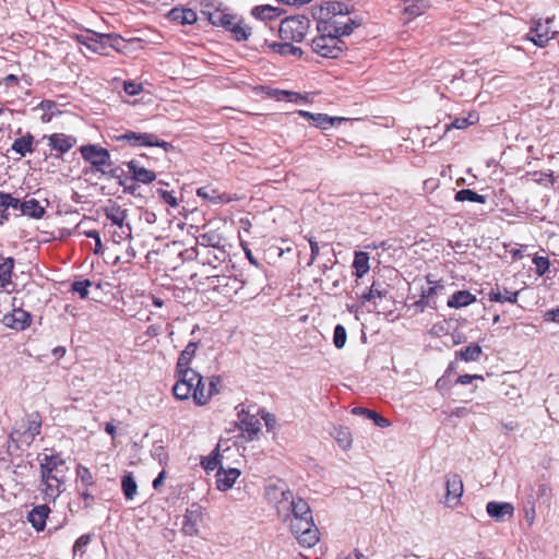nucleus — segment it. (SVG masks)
Returning a JSON list of instances; mask_svg holds the SVG:
<instances>
[{"instance_id": "1", "label": "nucleus", "mask_w": 559, "mask_h": 559, "mask_svg": "<svg viewBox=\"0 0 559 559\" xmlns=\"http://www.w3.org/2000/svg\"><path fill=\"white\" fill-rule=\"evenodd\" d=\"M282 512L284 521L288 522L289 530L300 546L311 548L319 543L320 533L314 524L311 508L299 493L289 489L282 491Z\"/></svg>"}, {"instance_id": "2", "label": "nucleus", "mask_w": 559, "mask_h": 559, "mask_svg": "<svg viewBox=\"0 0 559 559\" xmlns=\"http://www.w3.org/2000/svg\"><path fill=\"white\" fill-rule=\"evenodd\" d=\"M175 383L173 395L178 401L192 399L194 405L205 406L212 397L219 394L223 379L221 376H211L207 379L197 370H186L174 373Z\"/></svg>"}, {"instance_id": "3", "label": "nucleus", "mask_w": 559, "mask_h": 559, "mask_svg": "<svg viewBox=\"0 0 559 559\" xmlns=\"http://www.w3.org/2000/svg\"><path fill=\"white\" fill-rule=\"evenodd\" d=\"M70 467L59 452L39 457L40 485L44 499L56 501L64 491Z\"/></svg>"}, {"instance_id": "4", "label": "nucleus", "mask_w": 559, "mask_h": 559, "mask_svg": "<svg viewBox=\"0 0 559 559\" xmlns=\"http://www.w3.org/2000/svg\"><path fill=\"white\" fill-rule=\"evenodd\" d=\"M310 21L304 15L282 19V56L300 58L302 50L293 43H300L309 29Z\"/></svg>"}, {"instance_id": "5", "label": "nucleus", "mask_w": 559, "mask_h": 559, "mask_svg": "<svg viewBox=\"0 0 559 559\" xmlns=\"http://www.w3.org/2000/svg\"><path fill=\"white\" fill-rule=\"evenodd\" d=\"M349 7L341 1H323L316 10L314 15L318 19V31L330 32V28H338L348 24L347 17Z\"/></svg>"}, {"instance_id": "6", "label": "nucleus", "mask_w": 559, "mask_h": 559, "mask_svg": "<svg viewBox=\"0 0 559 559\" xmlns=\"http://www.w3.org/2000/svg\"><path fill=\"white\" fill-rule=\"evenodd\" d=\"M353 27L344 24L338 28H330V32H320L321 35L312 39V49L324 58H337L343 51L344 43L341 36L349 35Z\"/></svg>"}, {"instance_id": "7", "label": "nucleus", "mask_w": 559, "mask_h": 559, "mask_svg": "<svg viewBox=\"0 0 559 559\" xmlns=\"http://www.w3.org/2000/svg\"><path fill=\"white\" fill-rule=\"evenodd\" d=\"M43 426V417L39 412H33L25 418L24 424L20 428H15L10 432V440L14 443L29 447L35 438L40 435Z\"/></svg>"}, {"instance_id": "8", "label": "nucleus", "mask_w": 559, "mask_h": 559, "mask_svg": "<svg viewBox=\"0 0 559 559\" xmlns=\"http://www.w3.org/2000/svg\"><path fill=\"white\" fill-rule=\"evenodd\" d=\"M205 281L209 288L226 298H231L243 286V283L237 278V276L231 274L230 270H228V274H209L206 275Z\"/></svg>"}, {"instance_id": "9", "label": "nucleus", "mask_w": 559, "mask_h": 559, "mask_svg": "<svg viewBox=\"0 0 559 559\" xmlns=\"http://www.w3.org/2000/svg\"><path fill=\"white\" fill-rule=\"evenodd\" d=\"M115 139L118 142H127L132 146H156L162 147L165 152L174 148L171 143L160 140L154 133H138L129 130L121 135H117Z\"/></svg>"}, {"instance_id": "10", "label": "nucleus", "mask_w": 559, "mask_h": 559, "mask_svg": "<svg viewBox=\"0 0 559 559\" xmlns=\"http://www.w3.org/2000/svg\"><path fill=\"white\" fill-rule=\"evenodd\" d=\"M79 151L82 158L97 170L104 173V167L111 166L110 153L105 147L96 144H86L82 145Z\"/></svg>"}, {"instance_id": "11", "label": "nucleus", "mask_w": 559, "mask_h": 559, "mask_svg": "<svg viewBox=\"0 0 559 559\" xmlns=\"http://www.w3.org/2000/svg\"><path fill=\"white\" fill-rule=\"evenodd\" d=\"M204 520V509L199 503H192L183 515L181 532L187 536L199 534V527Z\"/></svg>"}, {"instance_id": "12", "label": "nucleus", "mask_w": 559, "mask_h": 559, "mask_svg": "<svg viewBox=\"0 0 559 559\" xmlns=\"http://www.w3.org/2000/svg\"><path fill=\"white\" fill-rule=\"evenodd\" d=\"M16 298H13L11 312L3 316L1 322L9 329L15 331H24L32 323V316L29 312L15 305Z\"/></svg>"}, {"instance_id": "13", "label": "nucleus", "mask_w": 559, "mask_h": 559, "mask_svg": "<svg viewBox=\"0 0 559 559\" xmlns=\"http://www.w3.org/2000/svg\"><path fill=\"white\" fill-rule=\"evenodd\" d=\"M551 19H546L545 22L542 20H534L527 34V39L533 41L538 47H545L546 44L554 37V33L550 32L549 24Z\"/></svg>"}, {"instance_id": "14", "label": "nucleus", "mask_w": 559, "mask_h": 559, "mask_svg": "<svg viewBox=\"0 0 559 559\" xmlns=\"http://www.w3.org/2000/svg\"><path fill=\"white\" fill-rule=\"evenodd\" d=\"M445 497L444 503L449 508H455L460 504L463 495V481L457 474H449L445 476Z\"/></svg>"}, {"instance_id": "15", "label": "nucleus", "mask_w": 559, "mask_h": 559, "mask_svg": "<svg viewBox=\"0 0 559 559\" xmlns=\"http://www.w3.org/2000/svg\"><path fill=\"white\" fill-rule=\"evenodd\" d=\"M353 293L356 298L360 301V305H365L366 302H374L377 299H382L386 296L388 289L384 284L373 282L369 288H361L359 282H356Z\"/></svg>"}, {"instance_id": "16", "label": "nucleus", "mask_w": 559, "mask_h": 559, "mask_svg": "<svg viewBox=\"0 0 559 559\" xmlns=\"http://www.w3.org/2000/svg\"><path fill=\"white\" fill-rule=\"evenodd\" d=\"M43 139L47 141L49 148L57 152L59 155L68 153L76 144V138L74 135H69L61 132L44 135Z\"/></svg>"}, {"instance_id": "17", "label": "nucleus", "mask_w": 559, "mask_h": 559, "mask_svg": "<svg viewBox=\"0 0 559 559\" xmlns=\"http://www.w3.org/2000/svg\"><path fill=\"white\" fill-rule=\"evenodd\" d=\"M0 260V288L7 293H12L16 287L13 282L15 260L13 257H1Z\"/></svg>"}, {"instance_id": "18", "label": "nucleus", "mask_w": 559, "mask_h": 559, "mask_svg": "<svg viewBox=\"0 0 559 559\" xmlns=\"http://www.w3.org/2000/svg\"><path fill=\"white\" fill-rule=\"evenodd\" d=\"M197 195L203 201L212 204H224L233 201V198L228 193L222 192L219 189L211 185L198 188Z\"/></svg>"}, {"instance_id": "19", "label": "nucleus", "mask_w": 559, "mask_h": 559, "mask_svg": "<svg viewBox=\"0 0 559 559\" xmlns=\"http://www.w3.org/2000/svg\"><path fill=\"white\" fill-rule=\"evenodd\" d=\"M103 213L105 217L110 221L111 226L121 227L129 224L126 222L128 217L127 210L115 201L109 200L103 207Z\"/></svg>"}, {"instance_id": "20", "label": "nucleus", "mask_w": 559, "mask_h": 559, "mask_svg": "<svg viewBox=\"0 0 559 559\" xmlns=\"http://www.w3.org/2000/svg\"><path fill=\"white\" fill-rule=\"evenodd\" d=\"M238 423L241 431L246 433L250 440H252L260 431L261 424L259 418L245 409H241L238 413Z\"/></svg>"}, {"instance_id": "21", "label": "nucleus", "mask_w": 559, "mask_h": 559, "mask_svg": "<svg viewBox=\"0 0 559 559\" xmlns=\"http://www.w3.org/2000/svg\"><path fill=\"white\" fill-rule=\"evenodd\" d=\"M126 165L128 167L129 174L131 175V178L134 181L148 185L156 179V174L153 170L140 166L139 163L134 159L127 162Z\"/></svg>"}, {"instance_id": "22", "label": "nucleus", "mask_w": 559, "mask_h": 559, "mask_svg": "<svg viewBox=\"0 0 559 559\" xmlns=\"http://www.w3.org/2000/svg\"><path fill=\"white\" fill-rule=\"evenodd\" d=\"M51 510L47 504L34 507L27 514V521L37 531L43 532Z\"/></svg>"}, {"instance_id": "23", "label": "nucleus", "mask_w": 559, "mask_h": 559, "mask_svg": "<svg viewBox=\"0 0 559 559\" xmlns=\"http://www.w3.org/2000/svg\"><path fill=\"white\" fill-rule=\"evenodd\" d=\"M35 146L36 142L34 135L31 132H26L13 141L11 150L19 155V158H22L27 154L34 153Z\"/></svg>"}, {"instance_id": "24", "label": "nucleus", "mask_w": 559, "mask_h": 559, "mask_svg": "<svg viewBox=\"0 0 559 559\" xmlns=\"http://www.w3.org/2000/svg\"><path fill=\"white\" fill-rule=\"evenodd\" d=\"M488 515L496 521H503L511 518L514 513V507L510 502L489 501L486 506Z\"/></svg>"}, {"instance_id": "25", "label": "nucleus", "mask_w": 559, "mask_h": 559, "mask_svg": "<svg viewBox=\"0 0 559 559\" xmlns=\"http://www.w3.org/2000/svg\"><path fill=\"white\" fill-rule=\"evenodd\" d=\"M197 241L204 248L216 249L224 246V238L216 229H211L204 226L202 231L197 237Z\"/></svg>"}, {"instance_id": "26", "label": "nucleus", "mask_w": 559, "mask_h": 559, "mask_svg": "<svg viewBox=\"0 0 559 559\" xmlns=\"http://www.w3.org/2000/svg\"><path fill=\"white\" fill-rule=\"evenodd\" d=\"M239 476L240 471L238 468L225 469L223 467H219L216 473L217 489L221 491H227L234 486Z\"/></svg>"}, {"instance_id": "27", "label": "nucleus", "mask_w": 559, "mask_h": 559, "mask_svg": "<svg viewBox=\"0 0 559 559\" xmlns=\"http://www.w3.org/2000/svg\"><path fill=\"white\" fill-rule=\"evenodd\" d=\"M198 343L189 342L185 349L180 353L175 368V373L185 372L186 370H193L190 365L195 356Z\"/></svg>"}, {"instance_id": "28", "label": "nucleus", "mask_w": 559, "mask_h": 559, "mask_svg": "<svg viewBox=\"0 0 559 559\" xmlns=\"http://www.w3.org/2000/svg\"><path fill=\"white\" fill-rule=\"evenodd\" d=\"M21 200L11 193L0 191V224L10 218L9 209L20 210Z\"/></svg>"}, {"instance_id": "29", "label": "nucleus", "mask_w": 559, "mask_h": 559, "mask_svg": "<svg viewBox=\"0 0 559 559\" xmlns=\"http://www.w3.org/2000/svg\"><path fill=\"white\" fill-rule=\"evenodd\" d=\"M167 17L182 25H191L197 22L198 15L194 10L186 8H174L167 13Z\"/></svg>"}, {"instance_id": "30", "label": "nucleus", "mask_w": 559, "mask_h": 559, "mask_svg": "<svg viewBox=\"0 0 559 559\" xmlns=\"http://www.w3.org/2000/svg\"><path fill=\"white\" fill-rule=\"evenodd\" d=\"M297 114L304 118H307L308 120H311L317 128L323 130L334 126L335 122L342 120L341 118L330 117L325 114H311L305 110H298Z\"/></svg>"}, {"instance_id": "31", "label": "nucleus", "mask_w": 559, "mask_h": 559, "mask_svg": "<svg viewBox=\"0 0 559 559\" xmlns=\"http://www.w3.org/2000/svg\"><path fill=\"white\" fill-rule=\"evenodd\" d=\"M403 13L407 16L406 22L421 15L428 8V0H403Z\"/></svg>"}, {"instance_id": "32", "label": "nucleus", "mask_w": 559, "mask_h": 559, "mask_svg": "<svg viewBox=\"0 0 559 559\" xmlns=\"http://www.w3.org/2000/svg\"><path fill=\"white\" fill-rule=\"evenodd\" d=\"M20 211L22 215H26L33 218H41L45 215V209L36 199L21 201Z\"/></svg>"}, {"instance_id": "33", "label": "nucleus", "mask_w": 559, "mask_h": 559, "mask_svg": "<svg viewBox=\"0 0 559 559\" xmlns=\"http://www.w3.org/2000/svg\"><path fill=\"white\" fill-rule=\"evenodd\" d=\"M251 14L261 21H272L280 16V8L270 4L255 5L251 10Z\"/></svg>"}, {"instance_id": "34", "label": "nucleus", "mask_w": 559, "mask_h": 559, "mask_svg": "<svg viewBox=\"0 0 559 559\" xmlns=\"http://www.w3.org/2000/svg\"><path fill=\"white\" fill-rule=\"evenodd\" d=\"M353 267L355 270V275L357 277L356 282H358V280L362 278L364 275H366L370 269L369 254L364 251L355 252Z\"/></svg>"}, {"instance_id": "35", "label": "nucleus", "mask_w": 559, "mask_h": 559, "mask_svg": "<svg viewBox=\"0 0 559 559\" xmlns=\"http://www.w3.org/2000/svg\"><path fill=\"white\" fill-rule=\"evenodd\" d=\"M476 300V297L467 290H459L455 292L449 299L448 306L450 308H462L473 304Z\"/></svg>"}, {"instance_id": "36", "label": "nucleus", "mask_w": 559, "mask_h": 559, "mask_svg": "<svg viewBox=\"0 0 559 559\" xmlns=\"http://www.w3.org/2000/svg\"><path fill=\"white\" fill-rule=\"evenodd\" d=\"M210 20L214 25L222 26L229 32L238 19L224 11H216L210 15Z\"/></svg>"}, {"instance_id": "37", "label": "nucleus", "mask_w": 559, "mask_h": 559, "mask_svg": "<svg viewBox=\"0 0 559 559\" xmlns=\"http://www.w3.org/2000/svg\"><path fill=\"white\" fill-rule=\"evenodd\" d=\"M76 486L95 487L94 476L88 467L78 464L75 468Z\"/></svg>"}, {"instance_id": "38", "label": "nucleus", "mask_w": 559, "mask_h": 559, "mask_svg": "<svg viewBox=\"0 0 559 559\" xmlns=\"http://www.w3.org/2000/svg\"><path fill=\"white\" fill-rule=\"evenodd\" d=\"M441 287L442 286L436 284L435 286H429L427 289H424L420 299L416 301L415 306L421 311L426 307L436 308V301L432 299V297L437 294V289Z\"/></svg>"}, {"instance_id": "39", "label": "nucleus", "mask_w": 559, "mask_h": 559, "mask_svg": "<svg viewBox=\"0 0 559 559\" xmlns=\"http://www.w3.org/2000/svg\"><path fill=\"white\" fill-rule=\"evenodd\" d=\"M334 438L343 450L347 451L348 449H350L353 439L350 431L347 427L340 426L335 428Z\"/></svg>"}, {"instance_id": "40", "label": "nucleus", "mask_w": 559, "mask_h": 559, "mask_svg": "<svg viewBox=\"0 0 559 559\" xmlns=\"http://www.w3.org/2000/svg\"><path fill=\"white\" fill-rule=\"evenodd\" d=\"M92 540L91 534H83L81 535L73 545L72 552H73V559H82L83 556L86 554V547L90 545Z\"/></svg>"}, {"instance_id": "41", "label": "nucleus", "mask_w": 559, "mask_h": 559, "mask_svg": "<svg viewBox=\"0 0 559 559\" xmlns=\"http://www.w3.org/2000/svg\"><path fill=\"white\" fill-rule=\"evenodd\" d=\"M37 108L43 110L40 121L43 123H49L55 116L53 110L57 109V103L50 99H44L38 104Z\"/></svg>"}, {"instance_id": "42", "label": "nucleus", "mask_w": 559, "mask_h": 559, "mask_svg": "<svg viewBox=\"0 0 559 559\" xmlns=\"http://www.w3.org/2000/svg\"><path fill=\"white\" fill-rule=\"evenodd\" d=\"M518 295H519L518 292H509V290H506V293L502 294L498 288L497 289H491L490 293L488 294L490 301H495V302H506V301H508V302H511V304L516 302Z\"/></svg>"}, {"instance_id": "43", "label": "nucleus", "mask_w": 559, "mask_h": 559, "mask_svg": "<svg viewBox=\"0 0 559 559\" xmlns=\"http://www.w3.org/2000/svg\"><path fill=\"white\" fill-rule=\"evenodd\" d=\"M353 413L358 414V415H364V416L372 419L374 425H377L378 427H381V428H385L390 425V421L386 418H384V417L380 416L378 413L367 409V408L355 407L353 409Z\"/></svg>"}, {"instance_id": "44", "label": "nucleus", "mask_w": 559, "mask_h": 559, "mask_svg": "<svg viewBox=\"0 0 559 559\" xmlns=\"http://www.w3.org/2000/svg\"><path fill=\"white\" fill-rule=\"evenodd\" d=\"M234 39L241 41L247 40L251 34V28L246 26L242 20H237L233 27L229 29Z\"/></svg>"}, {"instance_id": "45", "label": "nucleus", "mask_w": 559, "mask_h": 559, "mask_svg": "<svg viewBox=\"0 0 559 559\" xmlns=\"http://www.w3.org/2000/svg\"><path fill=\"white\" fill-rule=\"evenodd\" d=\"M481 347L477 344L469 345L459 352V357L464 361H477L481 355Z\"/></svg>"}, {"instance_id": "46", "label": "nucleus", "mask_w": 559, "mask_h": 559, "mask_svg": "<svg viewBox=\"0 0 559 559\" xmlns=\"http://www.w3.org/2000/svg\"><path fill=\"white\" fill-rule=\"evenodd\" d=\"M455 200L459 202L469 201V202L485 203L486 197L478 194L475 191L469 190V189H462L456 192Z\"/></svg>"}, {"instance_id": "47", "label": "nucleus", "mask_w": 559, "mask_h": 559, "mask_svg": "<svg viewBox=\"0 0 559 559\" xmlns=\"http://www.w3.org/2000/svg\"><path fill=\"white\" fill-rule=\"evenodd\" d=\"M121 487L123 495L128 500L133 499L136 495L138 485L131 475H126L122 477Z\"/></svg>"}, {"instance_id": "48", "label": "nucleus", "mask_w": 559, "mask_h": 559, "mask_svg": "<svg viewBox=\"0 0 559 559\" xmlns=\"http://www.w3.org/2000/svg\"><path fill=\"white\" fill-rule=\"evenodd\" d=\"M219 453L217 449L201 461V465L206 472L215 471L219 466Z\"/></svg>"}, {"instance_id": "49", "label": "nucleus", "mask_w": 559, "mask_h": 559, "mask_svg": "<svg viewBox=\"0 0 559 559\" xmlns=\"http://www.w3.org/2000/svg\"><path fill=\"white\" fill-rule=\"evenodd\" d=\"M131 235H132V228H131L130 224H128V225H123L121 227H117V229H115L111 233V239L115 243H121L123 240L130 239Z\"/></svg>"}, {"instance_id": "50", "label": "nucleus", "mask_w": 559, "mask_h": 559, "mask_svg": "<svg viewBox=\"0 0 559 559\" xmlns=\"http://www.w3.org/2000/svg\"><path fill=\"white\" fill-rule=\"evenodd\" d=\"M97 36H100V33H92L91 35L84 37V39H81L82 36H79L78 39L80 43L86 45L87 48H90L94 52L103 53V49L102 47H99Z\"/></svg>"}, {"instance_id": "51", "label": "nucleus", "mask_w": 559, "mask_h": 559, "mask_svg": "<svg viewBox=\"0 0 559 559\" xmlns=\"http://www.w3.org/2000/svg\"><path fill=\"white\" fill-rule=\"evenodd\" d=\"M92 286V282L90 280L75 281L71 285V292L78 293L80 298L85 299L88 297V287Z\"/></svg>"}, {"instance_id": "52", "label": "nucleus", "mask_w": 559, "mask_h": 559, "mask_svg": "<svg viewBox=\"0 0 559 559\" xmlns=\"http://www.w3.org/2000/svg\"><path fill=\"white\" fill-rule=\"evenodd\" d=\"M346 338H347V333H346L345 328L341 324H337L334 328V333H333L334 346L338 349L343 348L345 346Z\"/></svg>"}, {"instance_id": "53", "label": "nucleus", "mask_w": 559, "mask_h": 559, "mask_svg": "<svg viewBox=\"0 0 559 559\" xmlns=\"http://www.w3.org/2000/svg\"><path fill=\"white\" fill-rule=\"evenodd\" d=\"M278 488L276 484H269L264 488V498L274 508L278 507Z\"/></svg>"}, {"instance_id": "54", "label": "nucleus", "mask_w": 559, "mask_h": 559, "mask_svg": "<svg viewBox=\"0 0 559 559\" xmlns=\"http://www.w3.org/2000/svg\"><path fill=\"white\" fill-rule=\"evenodd\" d=\"M282 100H286L287 103H295L298 105H304L308 103V96L301 95L295 92H288L282 90Z\"/></svg>"}, {"instance_id": "55", "label": "nucleus", "mask_w": 559, "mask_h": 559, "mask_svg": "<svg viewBox=\"0 0 559 559\" xmlns=\"http://www.w3.org/2000/svg\"><path fill=\"white\" fill-rule=\"evenodd\" d=\"M95 487H84V486H76V491L80 498H82L85 502V507H90L91 503L94 501V493L93 489Z\"/></svg>"}, {"instance_id": "56", "label": "nucleus", "mask_w": 559, "mask_h": 559, "mask_svg": "<svg viewBox=\"0 0 559 559\" xmlns=\"http://www.w3.org/2000/svg\"><path fill=\"white\" fill-rule=\"evenodd\" d=\"M524 519L528 526H533L536 520L535 503L533 500H528L524 508Z\"/></svg>"}, {"instance_id": "57", "label": "nucleus", "mask_w": 559, "mask_h": 559, "mask_svg": "<svg viewBox=\"0 0 559 559\" xmlns=\"http://www.w3.org/2000/svg\"><path fill=\"white\" fill-rule=\"evenodd\" d=\"M533 263L536 267V273L538 275H544L550 266L549 260L545 257H535L533 259Z\"/></svg>"}, {"instance_id": "58", "label": "nucleus", "mask_w": 559, "mask_h": 559, "mask_svg": "<svg viewBox=\"0 0 559 559\" xmlns=\"http://www.w3.org/2000/svg\"><path fill=\"white\" fill-rule=\"evenodd\" d=\"M106 40L110 41V48L116 51H122L126 48V40L117 34H110V37H106Z\"/></svg>"}, {"instance_id": "59", "label": "nucleus", "mask_w": 559, "mask_h": 559, "mask_svg": "<svg viewBox=\"0 0 559 559\" xmlns=\"http://www.w3.org/2000/svg\"><path fill=\"white\" fill-rule=\"evenodd\" d=\"M106 40L110 41V48L116 51H122L126 48V40L117 34H110V37H106Z\"/></svg>"}, {"instance_id": "60", "label": "nucleus", "mask_w": 559, "mask_h": 559, "mask_svg": "<svg viewBox=\"0 0 559 559\" xmlns=\"http://www.w3.org/2000/svg\"><path fill=\"white\" fill-rule=\"evenodd\" d=\"M158 194L162 199V201L166 204H168L171 207H177L179 205L177 198L175 197L174 192L159 189Z\"/></svg>"}, {"instance_id": "61", "label": "nucleus", "mask_w": 559, "mask_h": 559, "mask_svg": "<svg viewBox=\"0 0 559 559\" xmlns=\"http://www.w3.org/2000/svg\"><path fill=\"white\" fill-rule=\"evenodd\" d=\"M474 118L475 117L473 115H469L467 118H456L452 121L451 127L455 129H464L474 123Z\"/></svg>"}, {"instance_id": "62", "label": "nucleus", "mask_w": 559, "mask_h": 559, "mask_svg": "<svg viewBox=\"0 0 559 559\" xmlns=\"http://www.w3.org/2000/svg\"><path fill=\"white\" fill-rule=\"evenodd\" d=\"M123 90L128 95L134 96L142 91V86L134 82H124Z\"/></svg>"}, {"instance_id": "63", "label": "nucleus", "mask_w": 559, "mask_h": 559, "mask_svg": "<svg viewBox=\"0 0 559 559\" xmlns=\"http://www.w3.org/2000/svg\"><path fill=\"white\" fill-rule=\"evenodd\" d=\"M213 250H214L213 257L215 258L216 262L222 263V262L226 261L228 254H227L226 250L224 249V246L218 247Z\"/></svg>"}, {"instance_id": "64", "label": "nucleus", "mask_w": 559, "mask_h": 559, "mask_svg": "<svg viewBox=\"0 0 559 559\" xmlns=\"http://www.w3.org/2000/svg\"><path fill=\"white\" fill-rule=\"evenodd\" d=\"M106 37H110V34H100V36H97L99 47H102V49H103L102 55H108V48H110V46H109L110 41L106 40Z\"/></svg>"}]
</instances>
